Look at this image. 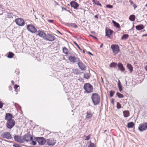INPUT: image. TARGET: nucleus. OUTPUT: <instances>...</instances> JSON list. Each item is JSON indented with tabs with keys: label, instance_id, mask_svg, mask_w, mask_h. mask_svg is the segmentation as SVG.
I'll use <instances>...</instances> for the list:
<instances>
[{
	"label": "nucleus",
	"instance_id": "nucleus-1",
	"mask_svg": "<svg viewBox=\"0 0 147 147\" xmlns=\"http://www.w3.org/2000/svg\"><path fill=\"white\" fill-rule=\"evenodd\" d=\"M91 99L94 105H96L99 103L100 98L97 94L93 93L91 97Z\"/></svg>",
	"mask_w": 147,
	"mask_h": 147
},
{
	"label": "nucleus",
	"instance_id": "nucleus-2",
	"mask_svg": "<svg viewBox=\"0 0 147 147\" xmlns=\"http://www.w3.org/2000/svg\"><path fill=\"white\" fill-rule=\"evenodd\" d=\"M111 48L114 53V55L117 54L120 51L119 47L118 45L113 44L111 45Z\"/></svg>",
	"mask_w": 147,
	"mask_h": 147
},
{
	"label": "nucleus",
	"instance_id": "nucleus-3",
	"mask_svg": "<svg viewBox=\"0 0 147 147\" xmlns=\"http://www.w3.org/2000/svg\"><path fill=\"white\" fill-rule=\"evenodd\" d=\"M84 88L85 91L88 93H90L93 91V86L89 83L85 84L84 85Z\"/></svg>",
	"mask_w": 147,
	"mask_h": 147
},
{
	"label": "nucleus",
	"instance_id": "nucleus-4",
	"mask_svg": "<svg viewBox=\"0 0 147 147\" xmlns=\"http://www.w3.org/2000/svg\"><path fill=\"white\" fill-rule=\"evenodd\" d=\"M56 38L54 34H46L44 39L47 41H52L56 39Z\"/></svg>",
	"mask_w": 147,
	"mask_h": 147
},
{
	"label": "nucleus",
	"instance_id": "nucleus-5",
	"mask_svg": "<svg viewBox=\"0 0 147 147\" xmlns=\"http://www.w3.org/2000/svg\"><path fill=\"white\" fill-rule=\"evenodd\" d=\"M138 129L140 131H142L147 129V123L144 122L139 124Z\"/></svg>",
	"mask_w": 147,
	"mask_h": 147
},
{
	"label": "nucleus",
	"instance_id": "nucleus-6",
	"mask_svg": "<svg viewBox=\"0 0 147 147\" xmlns=\"http://www.w3.org/2000/svg\"><path fill=\"white\" fill-rule=\"evenodd\" d=\"M15 122L13 119L7 121L6 123L7 127L9 129H11L15 125Z\"/></svg>",
	"mask_w": 147,
	"mask_h": 147
},
{
	"label": "nucleus",
	"instance_id": "nucleus-7",
	"mask_svg": "<svg viewBox=\"0 0 147 147\" xmlns=\"http://www.w3.org/2000/svg\"><path fill=\"white\" fill-rule=\"evenodd\" d=\"M15 22L16 24L20 26H23L25 24L24 20L21 18L16 19Z\"/></svg>",
	"mask_w": 147,
	"mask_h": 147
},
{
	"label": "nucleus",
	"instance_id": "nucleus-8",
	"mask_svg": "<svg viewBox=\"0 0 147 147\" xmlns=\"http://www.w3.org/2000/svg\"><path fill=\"white\" fill-rule=\"evenodd\" d=\"M23 137L24 140V142L25 141L28 142L33 139L32 136L31 135L29 134H27L24 135L23 136Z\"/></svg>",
	"mask_w": 147,
	"mask_h": 147
},
{
	"label": "nucleus",
	"instance_id": "nucleus-9",
	"mask_svg": "<svg viewBox=\"0 0 147 147\" xmlns=\"http://www.w3.org/2000/svg\"><path fill=\"white\" fill-rule=\"evenodd\" d=\"M35 139L40 145H44L46 142L45 139L43 137H36Z\"/></svg>",
	"mask_w": 147,
	"mask_h": 147
},
{
	"label": "nucleus",
	"instance_id": "nucleus-10",
	"mask_svg": "<svg viewBox=\"0 0 147 147\" xmlns=\"http://www.w3.org/2000/svg\"><path fill=\"white\" fill-rule=\"evenodd\" d=\"M27 29L32 33H35L36 31V29L35 27L31 24L28 25L27 26Z\"/></svg>",
	"mask_w": 147,
	"mask_h": 147
},
{
	"label": "nucleus",
	"instance_id": "nucleus-11",
	"mask_svg": "<svg viewBox=\"0 0 147 147\" xmlns=\"http://www.w3.org/2000/svg\"><path fill=\"white\" fill-rule=\"evenodd\" d=\"M68 59L69 61L71 62L75 63L78 62L80 61V59L75 56H69Z\"/></svg>",
	"mask_w": 147,
	"mask_h": 147
},
{
	"label": "nucleus",
	"instance_id": "nucleus-12",
	"mask_svg": "<svg viewBox=\"0 0 147 147\" xmlns=\"http://www.w3.org/2000/svg\"><path fill=\"white\" fill-rule=\"evenodd\" d=\"M1 136L3 138L8 139H10L11 138V135L10 133L6 131L2 133Z\"/></svg>",
	"mask_w": 147,
	"mask_h": 147
},
{
	"label": "nucleus",
	"instance_id": "nucleus-13",
	"mask_svg": "<svg viewBox=\"0 0 147 147\" xmlns=\"http://www.w3.org/2000/svg\"><path fill=\"white\" fill-rule=\"evenodd\" d=\"M14 138L16 142L20 143L24 142L23 137H22L21 136L18 135H16L14 137Z\"/></svg>",
	"mask_w": 147,
	"mask_h": 147
},
{
	"label": "nucleus",
	"instance_id": "nucleus-14",
	"mask_svg": "<svg viewBox=\"0 0 147 147\" xmlns=\"http://www.w3.org/2000/svg\"><path fill=\"white\" fill-rule=\"evenodd\" d=\"M70 4L71 7L75 9H78L79 6V4L76 1H71Z\"/></svg>",
	"mask_w": 147,
	"mask_h": 147
},
{
	"label": "nucleus",
	"instance_id": "nucleus-15",
	"mask_svg": "<svg viewBox=\"0 0 147 147\" xmlns=\"http://www.w3.org/2000/svg\"><path fill=\"white\" fill-rule=\"evenodd\" d=\"M113 31L109 28H106L105 29L106 36L110 38L111 36L113 34Z\"/></svg>",
	"mask_w": 147,
	"mask_h": 147
},
{
	"label": "nucleus",
	"instance_id": "nucleus-16",
	"mask_svg": "<svg viewBox=\"0 0 147 147\" xmlns=\"http://www.w3.org/2000/svg\"><path fill=\"white\" fill-rule=\"evenodd\" d=\"M56 141L53 139H50L47 140V143L48 145L53 146L55 144Z\"/></svg>",
	"mask_w": 147,
	"mask_h": 147
},
{
	"label": "nucleus",
	"instance_id": "nucleus-17",
	"mask_svg": "<svg viewBox=\"0 0 147 147\" xmlns=\"http://www.w3.org/2000/svg\"><path fill=\"white\" fill-rule=\"evenodd\" d=\"M78 64L80 68L82 70H85L86 67L84 65L81 61L80 59V61L78 62Z\"/></svg>",
	"mask_w": 147,
	"mask_h": 147
},
{
	"label": "nucleus",
	"instance_id": "nucleus-18",
	"mask_svg": "<svg viewBox=\"0 0 147 147\" xmlns=\"http://www.w3.org/2000/svg\"><path fill=\"white\" fill-rule=\"evenodd\" d=\"M46 34L43 31L38 30L37 32V35H38L39 36L41 37H42L44 39L45 38Z\"/></svg>",
	"mask_w": 147,
	"mask_h": 147
},
{
	"label": "nucleus",
	"instance_id": "nucleus-19",
	"mask_svg": "<svg viewBox=\"0 0 147 147\" xmlns=\"http://www.w3.org/2000/svg\"><path fill=\"white\" fill-rule=\"evenodd\" d=\"M13 115L10 113H6L5 116V119L7 121L11 120H13Z\"/></svg>",
	"mask_w": 147,
	"mask_h": 147
},
{
	"label": "nucleus",
	"instance_id": "nucleus-20",
	"mask_svg": "<svg viewBox=\"0 0 147 147\" xmlns=\"http://www.w3.org/2000/svg\"><path fill=\"white\" fill-rule=\"evenodd\" d=\"M86 119H91L93 115V113L90 111H88L86 113Z\"/></svg>",
	"mask_w": 147,
	"mask_h": 147
},
{
	"label": "nucleus",
	"instance_id": "nucleus-21",
	"mask_svg": "<svg viewBox=\"0 0 147 147\" xmlns=\"http://www.w3.org/2000/svg\"><path fill=\"white\" fill-rule=\"evenodd\" d=\"M136 29L138 30H140L143 29L144 28V26L142 24H140L136 26Z\"/></svg>",
	"mask_w": 147,
	"mask_h": 147
},
{
	"label": "nucleus",
	"instance_id": "nucleus-22",
	"mask_svg": "<svg viewBox=\"0 0 147 147\" xmlns=\"http://www.w3.org/2000/svg\"><path fill=\"white\" fill-rule=\"evenodd\" d=\"M117 66L119 69L122 71H124L125 70L123 65L121 63H119L117 64Z\"/></svg>",
	"mask_w": 147,
	"mask_h": 147
},
{
	"label": "nucleus",
	"instance_id": "nucleus-23",
	"mask_svg": "<svg viewBox=\"0 0 147 147\" xmlns=\"http://www.w3.org/2000/svg\"><path fill=\"white\" fill-rule=\"evenodd\" d=\"M123 115L125 117H127L130 115V113L128 110L124 111L123 112Z\"/></svg>",
	"mask_w": 147,
	"mask_h": 147
},
{
	"label": "nucleus",
	"instance_id": "nucleus-24",
	"mask_svg": "<svg viewBox=\"0 0 147 147\" xmlns=\"http://www.w3.org/2000/svg\"><path fill=\"white\" fill-rule=\"evenodd\" d=\"M112 23H113L114 26H115L117 28H118L120 29L121 28L120 25L118 23L116 22L115 21H114V20L112 21Z\"/></svg>",
	"mask_w": 147,
	"mask_h": 147
},
{
	"label": "nucleus",
	"instance_id": "nucleus-25",
	"mask_svg": "<svg viewBox=\"0 0 147 147\" xmlns=\"http://www.w3.org/2000/svg\"><path fill=\"white\" fill-rule=\"evenodd\" d=\"M117 85L119 91L120 92H121L122 90V87L121 85V82L119 80H118V83Z\"/></svg>",
	"mask_w": 147,
	"mask_h": 147
},
{
	"label": "nucleus",
	"instance_id": "nucleus-26",
	"mask_svg": "<svg viewBox=\"0 0 147 147\" xmlns=\"http://www.w3.org/2000/svg\"><path fill=\"white\" fill-rule=\"evenodd\" d=\"M63 52L65 55L68 54V49L65 47H63L62 48Z\"/></svg>",
	"mask_w": 147,
	"mask_h": 147
},
{
	"label": "nucleus",
	"instance_id": "nucleus-27",
	"mask_svg": "<svg viewBox=\"0 0 147 147\" xmlns=\"http://www.w3.org/2000/svg\"><path fill=\"white\" fill-rule=\"evenodd\" d=\"M127 67L129 69L131 73L133 71V67L131 65L129 64H127Z\"/></svg>",
	"mask_w": 147,
	"mask_h": 147
},
{
	"label": "nucleus",
	"instance_id": "nucleus-28",
	"mask_svg": "<svg viewBox=\"0 0 147 147\" xmlns=\"http://www.w3.org/2000/svg\"><path fill=\"white\" fill-rule=\"evenodd\" d=\"M14 55V54L11 52H9L8 53L7 57L9 58H12Z\"/></svg>",
	"mask_w": 147,
	"mask_h": 147
},
{
	"label": "nucleus",
	"instance_id": "nucleus-29",
	"mask_svg": "<svg viewBox=\"0 0 147 147\" xmlns=\"http://www.w3.org/2000/svg\"><path fill=\"white\" fill-rule=\"evenodd\" d=\"M134 125V124L132 122L129 123L127 125V127L129 128H132Z\"/></svg>",
	"mask_w": 147,
	"mask_h": 147
},
{
	"label": "nucleus",
	"instance_id": "nucleus-30",
	"mask_svg": "<svg viewBox=\"0 0 147 147\" xmlns=\"http://www.w3.org/2000/svg\"><path fill=\"white\" fill-rule=\"evenodd\" d=\"M117 65V63L113 62L111 63L109 65V66L111 67H114L115 68Z\"/></svg>",
	"mask_w": 147,
	"mask_h": 147
},
{
	"label": "nucleus",
	"instance_id": "nucleus-31",
	"mask_svg": "<svg viewBox=\"0 0 147 147\" xmlns=\"http://www.w3.org/2000/svg\"><path fill=\"white\" fill-rule=\"evenodd\" d=\"M129 18L130 21H134L135 19V16L133 15H131L130 16Z\"/></svg>",
	"mask_w": 147,
	"mask_h": 147
},
{
	"label": "nucleus",
	"instance_id": "nucleus-32",
	"mask_svg": "<svg viewBox=\"0 0 147 147\" xmlns=\"http://www.w3.org/2000/svg\"><path fill=\"white\" fill-rule=\"evenodd\" d=\"M129 37V35L128 34H125L123 35L121 38V40L126 39Z\"/></svg>",
	"mask_w": 147,
	"mask_h": 147
},
{
	"label": "nucleus",
	"instance_id": "nucleus-33",
	"mask_svg": "<svg viewBox=\"0 0 147 147\" xmlns=\"http://www.w3.org/2000/svg\"><path fill=\"white\" fill-rule=\"evenodd\" d=\"M93 4H94L95 5H99L100 7H102V5L100 3L99 1H95L94 2H93Z\"/></svg>",
	"mask_w": 147,
	"mask_h": 147
},
{
	"label": "nucleus",
	"instance_id": "nucleus-34",
	"mask_svg": "<svg viewBox=\"0 0 147 147\" xmlns=\"http://www.w3.org/2000/svg\"><path fill=\"white\" fill-rule=\"evenodd\" d=\"M116 94L117 96L119 98H123L124 97V96L123 94H121L119 92H117L116 93Z\"/></svg>",
	"mask_w": 147,
	"mask_h": 147
},
{
	"label": "nucleus",
	"instance_id": "nucleus-35",
	"mask_svg": "<svg viewBox=\"0 0 147 147\" xmlns=\"http://www.w3.org/2000/svg\"><path fill=\"white\" fill-rule=\"evenodd\" d=\"M116 107L118 109H119L122 107L121 105L119 102H117Z\"/></svg>",
	"mask_w": 147,
	"mask_h": 147
},
{
	"label": "nucleus",
	"instance_id": "nucleus-36",
	"mask_svg": "<svg viewBox=\"0 0 147 147\" xmlns=\"http://www.w3.org/2000/svg\"><path fill=\"white\" fill-rule=\"evenodd\" d=\"M70 26L72 27L75 28H76L78 27L77 25L75 23H71Z\"/></svg>",
	"mask_w": 147,
	"mask_h": 147
},
{
	"label": "nucleus",
	"instance_id": "nucleus-37",
	"mask_svg": "<svg viewBox=\"0 0 147 147\" xmlns=\"http://www.w3.org/2000/svg\"><path fill=\"white\" fill-rule=\"evenodd\" d=\"M89 74L88 73H86L84 74V78L88 79L89 78Z\"/></svg>",
	"mask_w": 147,
	"mask_h": 147
},
{
	"label": "nucleus",
	"instance_id": "nucleus-38",
	"mask_svg": "<svg viewBox=\"0 0 147 147\" xmlns=\"http://www.w3.org/2000/svg\"><path fill=\"white\" fill-rule=\"evenodd\" d=\"M88 147H95V146L94 143H92L91 142H90Z\"/></svg>",
	"mask_w": 147,
	"mask_h": 147
},
{
	"label": "nucleus",
	"instance_id": "nucleus-39",
	"mask_svg": "<svg viewBox=\"0 0 147 147\" xmlns=\"http://www.w3.org/2000/svg\"><path fill=\"white\" fill-rule=\"evenodd\" d=\"M91 136V134H90L88 136H86V139H85V140H88L90 138V137Z\"/></svg>",
	"mask_w": 147,
	"mask_h": 147
},
{
	"label": "nucleus",
	"instance_id": "nucleus-40",
	"mask_svg": "<svg viewBox=\"0 0 147 147\" xmlns=\"http://www.w3.org/2000/svg\"><path fill=\"white\" fill-rule=\"evenodd\" d=\"M115 92L113 91H111L110 92V96L111 97H112L114 94L115 93Z\"/></svg>",
	"mask_w": 147,
	"mask_h": 147
},
{
	"label": "nucleus",
	"instance_id": "nucleus-41",
	"mask_svg": "<svg viewBox=\"0 0 147 147\" xmlns=\"http://www.w3.org/2000/svg\"><path fill=\"white\" fill-rule=\"evenodd\" d=\"M13 146L14 147H22L21 146L17 144H13Z\"/></svg>",
	"mask_w": 147,
	"mask_h": 147
},
{
	"label": "nucleus",
	"instance_id": "nucleus-42",
	"mask_svg": "<svg viewBox=\"0 0 147 147\" xmlns=\"http://www.w3.org/2000/svg\"><path fill=\"white\" fill-rule=\"evenodd\" d=\"M19 87V86H18V85H17V84H16L14 85V88L15 89V90L16 91H16V89L18 88V87Z\"/></svg>",
	"mask_w": 147,
	"mask_h": 147
},
{
	"label": "nucleus",
	"instance_id": "nucleus-43",
	"mask_svg": "<svg viewBox=\"0 0 147 147\" xmlns=\"http://www.w3.org/2000/svg\"><path fill=\"white\" fill-rule=\"evenodd\" d=\"M74 44L76 45V46L78 47L79 49L80 50H82L80 48L79 45L75 42H74Z\"/></svg>",
	"mask_w": 147,
	"mask_h": 147
},
{
	"label": "nucleus",
	"instance_id": "nucleus-44",
	"mask_svg": "<svg viewBox=\"0 0 147 147\" xmlns=\"http://www.w3.org/2000/svg\"><path fill=\"white\" fill-rule=\"evenodd\" d=\"M106 7H107L109 8H112L113 7V5H106Z\"/></svg>",
	"mask_w": 147,
	"mask_h": 147
},
{
	"label": "nucleus",
	"instance_id": "nucleus-45",
	"mask_svg": "<svg viewBox=\"0 0 147 147\" xmlns=\"http://www.w3.org/2000/svg\"><path fill=\"white\" fill-rule=\"evenodd\" d=\"M3 105L4 103H3L2 101L0 100V108H2Z\"/></svg>",
	"mask_w": 147,
	"mask_h": 147
},
{
	"label": "nucleus",
	"instance_id": "nucleus-46",
	"mask_svg": "<svg viewBox=\"0 0 147 147\" xmlns=\"http://www.w3.org/2000/svg\"><path fill=\"white\" fill-rule=\"evenodd\" d=\"M32 140V141L31 144L34 145H36V141H34V140Z\"/></svg>",
	"mask_w": 147,
	"mask_h": 147
},
{
	"label": "nucleus",
	"instance_id": "nucleus-47",
	"mask_svg": "<svg viewBox=\"0 0 147 147\" xmlns=\"http://www.w3.org/2000/svg\"><path fill=\"white\" fill-rule=\"evenodd\" d=\"M47 21L49 23H53L54 21V20H48Z\"/></svg>",
	"mask_w": 147,
	"mask_h": 147
},
{
	"label": "nucleus",
	"instance_id": "nucleus-48",
	"mask_svg": "<svg viewBox=\"0 0 147 147\" xmlns=\"http://www.w3.org/2000/svg\"><path fill=\"white\" fill-rule=\"evenodd\" d=\"M89 36H91V37H92L94 39H96V40L98 39V38L96 37H95V36H93V35H92L91 34H90L89 35Z\"/></svg>",
	"mask_w": 147,
	"mask_h": 147
},
{
	"label": "nucleus",
	"instance_id": "nucleus-49",
	"mask_svg": "<svg viewBox=\"0 0 147 147\" xmlns=\"http://www.w3.org/2000/svg\"><path fill=\"white\" fill-rule=\"evenodd\" d=\"M133 7H134V9H135L137 7V6L136 4H134L133 5Z\"/></svg>",
	"mask_w": 147,
	"mask_h": 147
},
{
	"label": "nucleus",
	"instance_id": "nucleus-50",
	"mask_svg": "<svg viewBox=\"0 0 147 147\" xmlns=\"http://www.w3.org/2000/svg\"><path fill=\"white\" fill-rule=\"evenodd\" d=\"M114 99H113L111 101V103L113 105H114Z\"/></svg>",
	"mask_w": 147,
	"mask_h": 147
},
{
	"label": "nucleus",
	"instance_id": "nucleus-51",
	"mask_svg": "<svg viewBox=\"0 0 147 147\" xmlns=\"http://www.w3.org/2000/svg\"><path fill=\"white\" fill-rule=\"evenodd\" d=\"M129 2L130 3L131 5L133 4V2L131 0H130L129 1Z\"/></svg>",
	"mask_w": 147,
	"mask_h": 147
},
{
	"label": "nucleus",
	"instance_id": "nucleus-52",
	"mask_svg": "<svg viewBox=\"0 0 147 147\" xmlns=\"http://www.w3.org/2000/svg\"><path fill=\"white\" fill-rule=\"evenodd\" d=\"M147 36V34H143L142 35V37H143L144 36Z\"/></svg>",
	"mask_w": 147,
	"mask_h": 147
},
{
	"label": "nucleus",
	"instance_id": "nucleus-53",
	"mask_svg": "<svg viewBox=\"0 0 147 147\" xmlns=\"http://www.w3.org/2000/svg\"><path fill=\"white\" fill-rule=\"evenodd\" d=\"M144 69H145L146 71H147V65H146L144 67Z\"/></svg>",
	"mask_w": 147,
	"mask_h": 147
},
{
	"label": "nucleus",
	"instance_id": "nucleus-54",
	"mask_svg": "<svg viewBox=\"0 0 147 147\" xmlns=\"http://www.w3.org/2000/svg\"><path fill=\"white\" fill-rule=\"evenodd\" d=\"M62 9L63 10H65V11H66L67 10L64 7H63L62 8Z\"/></svg>",
	"mask_w": 147,
	"mask_h": 147
},
{
	"label": "nucleus",
	"instance_id": "nucleus-55",
	"mask_svg": "<svg viewBox=\"0 0 147 147\" xmlns=\"http://www.w3.org/2000/svg\"><path fill=\"white\" fill-rule=\"evenodd\" d=\"M88 54H90V55H93L92 54V53L90 52H88Z\"/></svg>",
	"mask_w": 147,
	"mask_h": 147
},
{
	"label": "nucleus",
	"instance_id": "nucleus-56",
	"mask_svg": "<svg viewBox=\"0 0 147 147\" xmlns=\"http://www.w3.org/2000/svg\"><path fill=\"white\" fill-rule=\"evenodd\" d=\"M103 43H102V44H101V45H100V48H102V46H103Z\"/></svg>",
	"mask_w": 147,
	"mask_h": 147
},
{
	"label": "nucleus",
	"instance_id": "nucleus-57",
	"mask_svg": "<svg viewBox=\"0 0 147 147\" xmlns=\"http://www.w3.org/2000/svg\"><path fill=\"white\" fill-rule=\"evenodd\" d=\"M11 83L13 85H14V81L13 80L11 81Z\"/></svg>",
	"mask_w": 147,
	"mask_h": 147
},
{
	"label": "nucleus",
	"instance_id": "nucleus-58",
	"mask_svg": "<svg viewBox=\"0 0 147 147\" xmlns=\"http://www.w3.org/2000/svg\"><path fill=\"white\" fill-rule=\"evenodd\" d=\"M67 11H69V12L70 13H71V12L69 10H67Z\"/></svg>",
	"mask_w": 147,
	"mask_h": 147
},
{
	"label": "nucleus",
	"instance_id": "nucleus-59",
	"mask_svg": "<svg viewBox=\"0 0 147 147\" xmlns=\"http://www.w3.org/2000/svg\"><path fill=\"white\" fill-rule=\"evenodd\" d=\"M92 2H94L95 1V0H92Z\"/></svg>",
	"mask_w": 147,
	"mask_h": 147
},
{
	"label": "nucleus",
	"instance_id": "nucleus-60",
	"mask_svg": "<svg viewBox=\"0 0 147 147\" xmlns=\"http://www.w3.org/2000/svg\"><path fill=\"white\" fill-rule=\"evenodd\" d=\"M83 52L84 53H85V52L84 50H83Z\"/></svg>",
	"mask_w": 147,
	"mask_h": 147
},
{
	"label": "nucleus",
	"instance_id": "nucleus-61",
	"mask_svg": "<svg viewBox=\"0 0 147 147\" xmlns=\"http://www.w3.org/2000/svg\"><path fill=\"white\" fill-rule=\"evenodd\" d=\"M95 17H96L97 18H98V17L97 16H96V15L95 16Z\"/></svg>",
	"mask_w": 147,
	"mask_h": 147
},
{
	"label": "nucleus",
	"instance_id": "nucleus-62",
	"mask_svg": "<svg viewBox=\"0 0 147 147\" xmlns=\"http://www.w3.org/2000/svg\"><path fill=\"white\" fill-rule=\"evenodd\" d=\"M145 6L147 7V4L145 5Z\"/></svg>",
	"mask_w": 147,
	"mask_h": 147
}]
</instances>
